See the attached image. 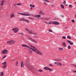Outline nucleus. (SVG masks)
I'll return each instance as SVG.
<instances>
[{"label":"nucleus","mask_w":76,"mask_h":76,"mask_svg":"<svg viewBox=\"0 0 76 76\" xmlns=\"http://www.w3.org/2000/svg\"><path fill=\"white\" fill-rule=\"evenodd\" d=\"M69 7H71V8H72V5H69Z\"/></svg>","instance_id":"nucleus-36"},{"label":"nucleus","mask_w":76,"mask_h":76,"mask_svg":"<svg viewBox=\"0 0 76 76\" xmlns=\"http://www.w3.org/2000/svg\"><path fill=\"white\" fill-rule=\"evenodd\" d=\"M61 16V17H62V18H63V17H64V16L62 15Z\"/></svg>","instance_id":"nucleus-49"},{"label":"nucleus","mask_w":76,"mask_h":76,"mask_svg":"<svg viewBox=\"0 0 76 76\" xmlns=\"http://www.w3.org/2000/svg\"><path fill=\"white\" fill-rule=\"evenodd\" d=\"M31 17H28V18H29V19H31Z\"/></svg>","instance_id":"nucleus-55"},{"label":"nucleus","mask_w":76,"mask_h":76,"mask_svg":"<svg viewBox=\"0 0 76 76\" xmlns=\"http://www.w3.org/2000/svg\"><path fill=\"white\" fill-rule=\"evenodd\" d=\"M7 53H8V51L7 50H4L1 53L2 54H7Z\"/></svg>","instance_id":"nucleus-4"},{"label":"nucleus","mask_w":76,"mask_h":76,"mask_svg":"<svg viewBox=\"0 0 76 76\" xmlns=\"http://www.w3.org/2000/svg\"><path fill=\"white\" fill-rule=\"evenodd\" d=\"M16 4H14V6H16Z\"/></svg>","instance_id":"nucleus-52"},{"label":"nucleus","mask_w":76,"mask_h":76,"mask_svg":"<svg viewBox=\"0 0 76 76\" xmlns=\"http://www.w3.org/2000/svg\"><path fill=\"white\" fill-rule=\"evenodd\" d=\"M54 64H57V63L56 62H55L54 63Z\"/></svg>","instance_id":"nucleus-46"},{"label":"nucleus","mask_w":76,"mask_h":76,"mask_svg":"<svg viewBox=\"0 0 76 76\" xmlns=\"http://www.w3.org/2000/svg\"><path fill=\"white\" fill-rule=\"evenodd\" d=\"M61 59H56V61H61Z\"/></svg>","instance_id":"nucleus-20"},{"label":"nucleus","mask_w":76,"mask_h":76,"mask_svg":"<svg viewBox=\"0 0 76 76\" xmlns=\"http://www.w3.org/2000/svg\"><path fill=\"white\" fill-rule=\"evenodd\" d=\"M30 6L31 7H35V5H32V4H30Z\"/></svg>","instance_id":"nucleus-17"},{"label":"nucleus","mask_w":76,"mask_h":76,"mask_svg":"<svg viewBox=\"0 0 76 76\" xmlns=\"http://www.w3.org/2000/svg\"><path fill=\"white\" fill-rule=\"evenodd\" d=\"M49 66H52V67H53V65L51 64H49Z\"/></svg>","instance_id":"nucleus-38"},{"label":"nucleus","mask_w":76,"mask_h":76,"mask_svg":"<svg viewBox=\"0 0 76 76\" xmlns=\"http://www.w3.org/2000/svg\"><path fill=\"white\" fill-rule=\"evenodd\" d=\"M31 51V52H32V51Z\"/></svg>","instance_id":"nucleus-62"},{"label":"nucleus","mask_w":76,"mask_h":76,"mask_svg":"<svg viewBox=\"0 0 76 76\" xmlns=\"http://www.w3.org/2000/svg\"><path fill=\"white\" fill-rule=\"evenodd\" d=\"M35 17H37V18L41 17V15H36L35 16Z\"/></svg>","instance_id":"nucleus-18"},{"label":"nucleus","mask_w":76,"mask_h":76,"mask_svg":"<svg viewBox=\"0 0 76 76\" xmlns=\"http://www.w3.org/2000/svg\"><path fill=\"white\" fill-rule=\"evenodd\" d=\"M57 65H58V66H62V64H61V63H60L59 62H58Z\"/></svg>","instance_id":"nucleus-11"},{"label":"nucleus","mask_w":76,"mask_h":76,"mask_svg":"<svg viewBox=\"0 0 76 76\" xmlns=\"http://www.w3.org/2000/svg\"><path fill=\"white\" fill-rule=\"evenodd\" d=\"M56 59H53V61H56Z\"/></svg>","instance_id":"nucleus-43"},{"label":"nucleus","mask_w":76,"mask_h":76,"mask_svg":"<svg viewBox=\"0 0 76 76\" xmlns=\"http://www.w3.org/2000/svg\"><path fill=\"white\" fill-rule=\"evenodd\" d=\"M62 45L64 47H66V43L64 42L62 43Z\"/></svg>","instance_id":"nucleus-13"},{"label":"nucleus","mask_w":76,"mask_h":76,"mask_svg":"<svg viewBox=\"0 0 76 76\" xmlns=\"http://www.w3.org/2000/svg\"><path fill=\"white\" fill-rule=\"evenodd\" d=\"M3 2H4V1H2L1 2V4H3Z\"/></svg>","instance_id":"nucleus-41"},{"label":"nucleus","mask_w":76,"mask_h":76,"mask_svg":"<svg viewBox=\"0 0 76 76\" xmlns=\"http://www.w3.org/2000/svg\"><path fill=\"white\" fill-rule=\"evenodd\" d=\"M30 39H32V38H30Z\"/></svg>","instance_id":"nucleus-58"},{"label":"nucleus","mask_w":76,"mask_h":76,"mask_svg":"<svg viewBox=\"0 0 76 76\" xmlns=\"http://www.w3.org/2000/svg\"><path fill=\"white\" fill-rule=\"evenodd\" d=\"M66 37L65 36H63L62 37V38L63 39H66Z\"/></svg>","instance_id":"nucleus-30"},{"label":"nucleus","mask_w":76,"mask_h":76,"mask_svg":"<svg viewBox=\"0 0 76 76\" xmlns=\"http://www.w3.org/2000/svg\"><path fill=\"white\" fill-rule=\"evenodd\" d=\"M21 63V67H23V65H24V64H23V62L22 61Z\"/></svg>","instance_id":"nucleus-15"},{"label":"nucleus","mask_w":76,"mask_h":76,"mask_svg":"<svg viewBox=\"0 0 76 76\" xmlns=\"http://www.w3.org/2000/svg\"><path fill=\"white\" fill-rule=\"evenodd\" d=\"M14 43V40H11L9 41H8L7 42V44H12Z\"/></svg>","instance_id":"nucleus-8"},{"label":"nucleus","mask_w":76,"mask_h":76,"mask_svg":"<svg viewBox=\"0 0 76 76\" xmlns=\"http://www.w3.org/2000/svg\"><path fill=\"white\" fill-rule=\"evenodd\" d=\"M75 18H76V15H75Z\"/></svg>","instance_id":"nucleus-59"},{"label":"nucleus","mask_w":76,"mask_h":76,"mask_svg":"<svg viewBox=\"0 0 76 76\" xmlns=\"http://www.w3.org/2000/svg\"><path fill=\"white\" fill-rule=\"evenodd\" d=\"M32 41H35V40L34 39H33Z\"/></svg>","instance_id":"nucleus-51"},{"label":"nucleus","mask_w":76,"mask_h":76,"mask_svg":"<svg viewBox=\"0 0 76 76\" xmlns=\"http://www.w3.org/2000/svg\"><path fill=\"white\" fill-rule=\"evenodd\" d=\"M65 28H67V27H65Z\"/></svg>","instance_id":"nucleus-61"},{"label":"nucleus","mask_w":76,"mask_h":76,"mask_svg":"<svg viewBox=\"0 0 76 76\" xmlns=\"http://www.w3.org/2000/svg\"><path fill=\"white\" fill-rule=\"evenodd\" d=\"M29 34H33V33L32 32V31L31 30H29V31H28Z\"/></svg>","instance_id":"nucleus-16"},{"label":"nucleus","mask_w":76,"mask_h":76,"mask_svg":"<svg viewBox=\"0 0 76 76\" xmlns=\"http://www.w3.org/2000/svg\"><path fill=\"white\" fill-rule=\"evenodd\" d=\"M48 24L49 25L52 24V25H59L60 23L58 22L57 21H51V22H49L48 23Z\"/></svg>","instance_id":"nucleus-2"},{"label":"nucleus","mask_w":76,"mask_h":76,"mask_svg":"<svg viewBox=\"0 0 76 76\" xmlns=\"http://www.w3.org/2000/svg\"><path fill=\"white\" fill-rule=\"evenodd\" d=\"M44 4H45V5H47V4H46L45 3V2H44Z\"/></svg>","instance_id":"nucleus-44"},{"label":"nucleus","mask_w":76,"mask_h":76,"mask_svg":"<svg viewBox=\"0 0 76 76\" xmlns=\"http://www.w3.org/2000/svg\"><path fill=\"white\" fill-rule=\"evenodd\" d=\"M1 75H0V76H1L3 75V72H1Z\"/></svg>","instance_id":"nucleus-29"},{"label":"nucleus","mask_w":76,"mask_h":76,"mask_svg":"<svg viewBox=\"0 0 76 76\" xmlns=\"http://www.w3.org/2000/svg\"><path fill=\"white\" fill-rule=\"evenodd\" d=\"M30 9L31 10H32V7H31Z\"/></svg>","instance_id":"nucleus-50"},{"label":"nucleus","mask_w":76,"mask_h":76,"mask_svg":"<svg viewBox=\"0 0 76 76\" xmlns=\"http://www.w3.org/2000/svg\"><path fill=\"white\" fill-rule=\"evenodd\" d=\"M59 50H63V48H58Z\"/></svg>","instance_id":"nucleus-24"},{"label":"nucleus","mask_w":76,"mask_h":76,"mask_svg":"<svg viewBox=\"0 0 76 76\" xmlns=\"http://www.w3.org/2000/svg\"><path fill=\"white\" fill-rule=\"evenodd\" d=\"M19 31V29L18 28H15L14 32L16 33Z\"/></svg>","instance_id":"nucleus-10"},{"label":"nucleus","mask_w":76,"mask_h":76,"mask_svg":"<svg viewBox=\"0 0 76 76\" xmlns=\"http://www.w3.org/2000/svg\"><path fill=\"white\" fill-rule=\"evenodd\" d=\"M49 31L51 32H53V31H52V30L50 29H49Z\"/></svg>","instance_id":"nucleus-32"},{"label":"nucleus","mask_w":76,"mask_h":76,"mask_svg":"<svg viewBox=\"0 0 76 76\" xmlns=\"http://www.w3.org/2000/svg\"><path fill=\"white\" fill-rule=\"evenodd\" d=\"M20 15H23L24 16H31L30 15L26 13H19Z\"/></svg>","instance_id":"nucleus-9"},{"label":"nucleus","mask_w":76,"mask_h":76,"mask_svg":"<svg viewBox=\"0 0 76 76\" xmlns=\"http://www.w3.org/2000/svg\"><path fill=\"white\" fill-rule=\"evenodd\" d=\"M67 38H68V39H71V37H70V36H68L67 37Z\"/></svg>","instance_id":"nucleus-22"},{"label":"nucleus","mask_w":76,"mask_h":76,"mask_svg":"<svg viewBox=\"0 0 76 76\" xmlns=\"http://www.w3.org/2000/svg\"><path fill=\"white\" fill-rule=\"evenodd\" d=\"M16 66H18V61H17L16 62Z\"/></svg>","instance_id":"nucleus-23"},{"label":"nucleus","mask_w":76,"mask_h":76,"mask_svg":"<svg viewBox=\"0 0 76 76\" xmlns=\"http://www.w3.org/2000/svg\"><path fill=\"white\" fill-rule=\"evenodd\" d=\"M74 72L75 73H76V71H74Z\"/></svg>","instance_id":"nucleus-57"},{"label":"nucleus","mask_w":76,"mask_h":76,"mask_svg":"<svg viewBox=\"0 0 76 76\" xmlns=\"http://www.w3.org/2000/svg\"><path fill=\"white\" fill-rule=\"evenodd\" d=\"M10 16H11V18H12L13 17H14V16H15V15L13 13L11 14Z\"/></svg>","instance_id":"nucleus-14"},{"label":"nucleus","mask_w":76,"mask_h":76,"mask_svg":"<svg viewBox=\"0 0 76 76\" xmlns=\"http://www.w3.org/2000/svg\"><path fill=\"white\" fill-rule=\"evenodd\" d=\"M16 4V5H20V4H19V3H18V4Z\"/></svg>","instance_id":"nucleus-40"},{"label":"nucleus","mask_w":76,"mask_h":76,"mask_svg":"<svg viewBox=\"0 0 76 76\" xmlns=\"http://www.w3.org/2000/svg\"><path fill=\"white\" fill-rule=\"evenodd\" d=\"M75 4H76V2H75Z\"/></svg>","instance_id":"nucleus-64"},{"label":"nucleus","mask_w":76,"mask_h":76,"mask_svg":"<svg viewBox=\"0 0 76 76\" xmlns=\"http://www.w3.org/2000/svg\"><path fill=\"white\" fill-rule=\"evenodd\" d=\"M69 44L70 45H73V42H70L69 43Z\"/></svg>","instance_id":"nucleus-27"},{"label":"nucleus","mask_w":76,"mask_h":76,"mask_svg":"<svg viewBox=\"0 0 76 76\" xmlns=\"http://www.w3.org/2000/svg\"><path fill=\"white\" fill-rule=\"evenodd\" d=\"M12 30H13L14 31V32H15V28H13L12 29Z\"/></svg>","instance_id":"nucleus-47"},{"label":"nucleus","mask_w":76,"mask_h":76,"mask_svg":"<svg viewBox=\"0 0 76 76\" xmlns=\"http://www.w3.org/2000/svg\"><path fill=\"white\" fill-rule=\"evenodd\" d=\"M72 23H74L75 22V20H72Z\"/></svg>","instance_id":"nucleus-34"},{"label":"nucleus","mask_w":76,"mask_h":76,"mask_svg":"<svg viewBox=\"0 0 76 76\" xmlns=\"http://www.w3.org/2000/svg\"><path fill=\"white\" fill-rule=\"evenodd\" d=\"M45 23H46V24H48V23H47V22H46Z\"/></svg>","instance_id":"nucleus-53"},{"label":"nucleus","mask_w":76,"mask_h":76,"mask_svg":"<svg viewBox=\"0 0 76 76\" xmlns=\"http://www.w3.org/2000/svg\"><path fill=\"white\" fill-rule=\"evenodd\" d=\"M66 41L68 42H69V43H70V41L69 40H66Z\"/></svg>","instance_id":"nucleus-37"},{"label":"nucleus","mask_w":76,"mask_h":76,"mask_svg":"<svg viewBox=\"0 0 76 76\" xmlns=\"http://www.w3.org/2000/svg\"><path fill=\"white\" fill-rule=\"evenodd\" d=\"M40 11L39 12V14H40V15H45V13L43 12L42 11V10H40Z\"/></svg>","instance_id":"nucleus-7"},{"label":"nucleus","mask_w":76,"mask_h":76,"mask_svg":"<svg viewBox=\"0 0 76 76\" xmlns=\"http://www.w3.org/2000/svg\"><path fill=\"white\" fill-rule=\"evenodd\" d=\"M71 65H72V66H74V67H76V64H72Z\"/></svg>","instance_id":"nucleus-21"},{"label":"nucleus","mask_w":76,"mask_h":76,"mask_svg":"<svg viewBox=\"0 0 76 76\" xmlns=\"http://www.w3.org/2000/svg\"><path fill=\"white\" fill-rule=\"evenodd\" d=\"M26 64H28V63H29V60L28 59H27L26 61Z\"/></svg>","instance_id":"nucleus-19"},{"label":"nucleus","mask_w":76,"mask_h":76,"mask_svg":"<svg viewBox=\"0 0 76 76\" xmlns=\"http://www.w3.org/2000/svg\"><path fill=\"white\" fill-rule=\"evenodd\" d=\"M22 33H19V34H22Z\"/></svg>","instance_id":"nucleus-56"},{"label":"nucleus","mask_w":76,"mask_h":76,"mask_svg":"<svg viewBox=\"0 0 76 76\" xmlns=\"http://www.w3.org/2000/svg\"><path fill=\"white\" fill-rule=\"evenodd\" d=\"M3 3L1 4V6L3 5Z\"/></svg>","instance_id":"nucleus-54"},{"label":"nucleus","mask_w":76,"mask_h":76,"mask_svg":"<svg viewBox=\"0 0 76 76\" xmlns=\"http://www.w3.org/2000/svg\"><path fill=\"white\" fill-rule=\"evenodd\" d=\"M63 4H66V1H64L63 2Z\"/></svg>","instance_id":"nucleus-39"},{"label":"nucleus","mask_w":76,"mask_h":76,"mask_svg":"<svg viewBox=\"0 0 76 76\" xmlns=\"http://www.w3.org/2000/svg\"><path fill=\"white\" fill-rule=\"evenodd\" d=\"M19 20L20 21H25V22H27V23H29V20L23 18H19Z\"/></svg>","instance_id":"nucleus-3"},{"label":"nucleus","mask_w":76,"mask_h":76,"mask_svg":"<svg viewBox=\"0 0 76 76\" xmlns=\"http://www.w3.org/2000/svg\"><path fill=\"white\" fill-rule=\"evenodd\" d=\"M34 38H38V37L37 36H34Z\"/></svg>","instance_id":"nucleus-45"},{"label":"nucleus","mask_w":76,"mask_h":76,"mask_svg":"<svg viewBox=\"0 0 76 76\" xmlns=\"http://www.w3.org/2000/svg\"><path fill=\"white\" fill-rule=\"evenodd\" d=\"M68 49H70L71 47L70 46V45H68Z\"/></svg>","instance_id":"nucleus-31"},{"label":"nucleus","mask_w":76,"mask_h":76,"mask_svg":"<svg viewBox=\"0 0 76 76\" xmlns=\"http://www.w3.org/2000/svg\"><path fill=\"white\" fill-rule=\"evenodd\" d=\"M56 19L57 20H58V19Z\"/></svg>","instance_id":"nucleus-63"},{"label":"nucleus","mask_w":76,"mask_h":76,"mask_svg":"<svg viewBox=\"0 0 76 76\" xmlns=\"http://www.w3.org/2000/svg\"><path fill=\"white\" fill-rule=\"evenodd\" d=\"M44 69L47 70H50V71H52V69L48 67H45L44 68Z\"/></svg>","instance_id":"nucleus-6"},{"label":"nucleus","mask_w":76,"mask_h":76,"mask_svg":"<svg viewBox=\"0 0 76 76\" xmlns=\"http://www.w3.org/2000/svg\"><path fill=\"white\" fill-rule=\"evenodd\" d=\"M6 55L4 56V58H6Z\"/></svg>","instance_id":"nucleus-42"},{"label":"nucleus","mask_w":76,"mask_h":76,"mask_svg":"<svg viewBox=\"0 0 76 76\" xmlns=\"http://www.w3.org/2000/svg\"><path fill=\"white\" fill-rule=\"evenodd\" d=\"M30 19H31V20H35V19L33 18H30Z\"/></svg>","instance_id":"nucleus-33"},{"label":"nucleus","mask_w":76,"mask_h":76,"mask_svg":"<svg viewBox=\"0 0 76 76\" xmlns=\"http://www.w3.org/2000/svg\"><path fill=\"white\" fill-rule=\"evenodd\" d=\"M2 64L3 65V67L4 69H6V67L7 66V65L6 64V62L5 61L2 63Z\"/></svg>","instance_id":"nucleus-5"},{"label":"nucleus","mask_w":76,"mask_h":76,"mask_svg":"<svg viewBox=\"0 0 76 76\" xmlns=\"http://www.w3.org/2000/svg\"><path fill=\"white\" fill-rule=\"evenodd\" d=\"M68 6L67 5H66V6Z\"/></svg>","instance_id":"nucleus-60"},{"label":"nucleus","mask_w":76,"mask_h":76,"mask_svg":"<svg viewBox=\"0 0 76 76\" xmlns=\"http://www.w3.org/2000/svg\"><path fill=\"white\" fill-rule=\"evenodd\" d=\"M22 47H27V48H30V50H32V51H35V53H37V54H39V55H42V54L40 51H39L38 50H37V49L35 47H34V46L31 45L30 47H31V48H30V47H29L28 46H27V45L22 44Z\"/></svg>","instance_id":"nucleus-1"},{"label":"nucleus","mask_w":76,"mask_h":76,"mask_svg":"<svg viewBox=\"0 0 76 76\" xmlns=\"http://www.w3.org/2000/svg\"><path fill=\"white\" fill-rule=\"evenodd\" d=\"M51 7H53V6H54V5H52V4H51Z\"/></svg>","instance_id":"nucleus-48"},{"label":"nucleus","mask_w":76,"mask_h":76,"mask_svg":"<svg viewBox=\"0 0 76 76\" xmlns=\"http://www.w3.org/2000/svg\"><path fill=\"white\" fill-rule=\"evenodd\" d=\"M26 31H28V32H29V30L27 28H26Z\"/></svg>","instance_id":"nucleus-35"},{"label":"nucleus","mask_w":76,"mask_h":76,"mask_svg":"<svg viewBox=\"0 0 76 76\" xmlns=\"http://www.w3.org/2000/svg\"><path fill=\"white\" fill-rule=\"evenodd\" d=\"M45 2L46 3H48V2H49V1H48L47 0H45Z\"/></svg>","instance_id":"nucleus-26"},{"label":"nucleus","mask_w":76,"mask_h":76,"mask_svg":"<svg viewBox=\"0 0 76 76\" xmlns=\"http://www.w3.org/2000/svg\"><path fill=\"white\" fill-rule=\"evenodd\" d=\"M38 72H42V70H39L38 71Z\"/></svg>","instance_id":"nucleus-28"},{"label":"nucleus","mask_w":76,"mask_h":76,"mask_svg":"<svg viewBox=\"0 0 76 76\" xmlns=\"http://www.w3.org/2000/svg\"><path fill=\"white\" fill-rule=\"evenodd\" d=\"M41 19L42 20H49V18H41Z\"/></svg>","instance_id":"nucleus-12"},{"label":"nucleus","mask_w":76,"mask_h":76,"mask_svg":"<svg viewBox=\"0 0 76 76\" xmlns=\"http://www.w3.org/2000/svg\"><path fill=\"white\" fill-rule=\"evenodd\" d=\"M61 6L62 8L63 9H64V6H63V5L61 4Z\"/></svg>","instance_id":"nucleus-25"}]
</instances>
